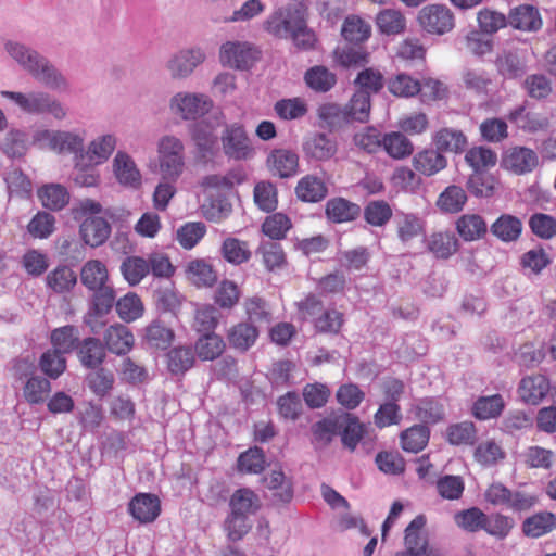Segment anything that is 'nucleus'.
<instances>
[{
	"label": "nucleus",
	"mask_w": 556,
	"mask_h": 556,
	"mask_svg": "<svg viewBox=\"0 0 556 556\" xmlns=\"http://www.w3.org/2000/svg\"><path fill=\"white\" fill-rule=\"evenodd\" d=\"M7 50L13 59L46 86L61 88L65 85L62 75L36 51H30L24 46L13 45L11 42L7 45Z\"/></svg>",
	"instance_id": "1"
},
{
	"label": "nucleus",
	"mask_w": 556,
	"mask_h": 556,
	"mask_svg": "<svg viewBox=\"0 0 556 556\" xmlns=\"http://www.w3.org/2000/svg\"><path fill=\"white\" fill-rule=\"evenodd\" d=\"M417 23L427 34L442 36L454 29L455 15L447 5L432 3L420 9Z\"/></svg>",
	"instance_id": "2"
},
{
	"label": "nucleus",
	"mask_w": 556,
	"mask_h": 556,
	"mask_svg": "<svg viewBox=\"0 0 556 556\" xmlns=\"http://www.w3.org/2000/svg\"><path fill=\"white\" fill-rule=\"evenodd\" d=\"M157 151L163 177L176 181L185 167L182 142L174 136H165L160 140Z\"/></svg>",
	"instance_id": "3"
},
{
	"label": "nucleus",
	"mask_w": 556,
	"mask_h": 556,
	"mask_svg": "<svg viewBox=\"0 0 556 556\" xmlns=\"http://www.w3.org/2000/svg\"><path fill=\"white\" fill-rule=\"evenodd\" d=\"M426 517L416 516L405 529V549L396 556H438V553L429 546L428 535L425 531Z\"/></svg>",
	"instance_id": "4"
},
{
	"label": "nucleus",
	"mask_w": 556,
	"mask_h": 556,
	"mask_svg": "<svg viewBox=\"0 0 556 556\" xmlns=\"http://www.w3.org/2000/svg\"><path fill=\"white\" fill-rule=\"evenodd\" d=\"M222 144L224 153L238 161L250 159L254 152L243 126L237 123L226 126Z\"/></svg>",
	"instance_id": "5"
},
{
	"label": "nucleus",
	"mask_w": 556,
	"mask_h": 556,
	"mask_svg": "<svg viewBox=\"0 0 556 556\" xmlns=\"http://www.w3.org/2000/svg\"><path fill=\"white\" fill-rule=\"evenodd\" d=\"M212 100L202 93H177L170 101L172 111L184 119H197L208 113Z\"/></svg>",
	"instance_id": "6"
},
{
	"label": "nucleus",
	"mask_w": 556,
	"mask_h": 556,
	"mask_svg": "<svg viewBox=\"0 0 556 556\" xmlns=\"http://www.w3.org/2000/svg\"><path fill=\"white\" fill-rule=\"evenodd\" d=\"M260 52L249 42L228 41L220 48L219 59L224 65L248 70L258 59Z\"/></svg>",
	"instance_id": "7"
},
{
	"label": "nucleus",
	"mask_w": 556,
	"mask_h": 556,
	"mask_svg": "<svg viewBox=\"0 0 556 556\" xmlns=\"http://www.w3.org/2000/svg\"><path fill=\"white\" fill-rule=\"evenodd\" d=\"M540 164L538 153L528 147L514 146L508 148L502 157V166L515 175L532 173Z\"/></svg>",
	"instance_id": "8"
},
{
	"label": "nucleus",
	"mask_w": 556,
	"mask_h": 556,
	"mask_svg": "<svg viewBox=\"0 0 556 556\" xmlns=\"http://www.w3.org/2000/svg\"><path fill=\"white\" fill-rule=\"evenodd\" d=\"M34 141L41 148H49L60 153H78L84 148L83 139L67 131L38 130L34 136Z\"/></svg>",
	"instance_id": "9"
},
{
	"label": "nucleus",
	"mask_w": 556,
	"mask_h": 556,
	"mask_svg": "<svg viewBox=\"0 0 556 556\" xmlns=\"http://www.w3.org/2000/svg\"><path fill=\"white\" fill-rule=\"evenodd\" d=\"M506 118L519 130L527 134L546 131L549 127L548 117L540 112L528 110L527 104H520L508 112Z\"/></svg>",
	"instance_id": "10"
},
{
	"label": "nucleus",
	"mask_w": 556,
	"mask_h": 556,
	"mask_svg": "<svg viewBox=\"0 0 556 556\" xmlns=\"http://www.w3.org/2000/svg\"><path fill=\"white\" fill-rule=\"evenodd\" d=\"M302 150L307 160L327 162L336 156L338 142L327 134L314 132L304 139Z\"/></svg>",
	"instance_id": "11"
},
{
	"label": "nucleus",
	"mask_w": 556,
	"mask_h": 556,
	"mask_svg": "<svg viewBox=\"0 0 556 556\" xmlns=\"http://www.w3.org/2000/svg\"><path fill=\"white\" fill-rule=\"evenodd\" d=\"M268 170L279 178H290L299 170V155L290 149H274L267 156Z\"/></svg>",
	"instance_id": "12"
},
{
	"label": "nucleus",
	"mask_w": 556,
	"mask_h": 556,
	"mask_svg": "<svg viewBox=\"0 0 556 556\" xmlns=\"http://www.w3.org/2000/svg\"><path fill=\"white\" fill-rule=\"evenodd\" d=\"M105 349L112 354L127 355L135 345V337L131 330L122 324L108 327L103 333Z\"/></svg>",
	"instance_id": "13"
},
{
	"label": "nucleus",
	"mask_w": 556,
	"mask_h": 556,
	"mask_svg": "<svg viewBox=\"0 0 556 556\" xmlns=\"http://www.w3.org/2000/svg\"><path fill=\"white\" fill-rule=\"evenodd\" d=\"M128 511L141 523L153 522L161 514L160 498L151 493H138L130 500Z\"/></svg>",
	"instance_id": "14"
},
{
	"label": "nucleus",
	"mask_w": 556,
	"mask_h": 556,
	"mask_svg": "<svg viewBox=\"0 0 556 556\" xmlns=\"http://www.w3.org/2000/svg\"><path fill=\"white\" fill-rule=\"evenodd\" d=\"M296 198L305 203H318L329 193L326 181L314 174L303 176L294 188Z\"/></svg>",
	"instance_id": "15"
},
{
	"label": "nucleus",
	"mask_w": 556,
	"mask_h": 556,
	"mask_svg": "<svg viewBox=\"0 0 556 556\" xmlns=\"http://www.w3.org/2000/svg\"><path fill=\"white\" fill-rule=\"evenodd\" d=\"M549 380L541 374L523 377L518 387L520 399L531 405L540 404L549 392Z\"/></svg>",
	"instance_id": "16"
},
{
	"label": "nucleus",
	"mask_w": 556,
	"mask_h": 556,
	"mask_svg": "<svg viewBox=\"0 0 556 556\" xmlns=\"http://www.w3.org/2000/svg\"><path fill=\"white\" fill-rule=\"evenodd\" d=\"M260 331L249 321H240L232 325L226 333L230 346L241 353L249 351L257 341Z\"/></svg>",
	"instance_id": "17"
},
{
	"label": "nucleus",
	"mask_w": 556,
	"mask_h": 556,
	"mask_svg": "<svg viewBox=\"0 0 556 556\" xmlns=\"http://www.w3.org/2000/svg\"><path fill=\"white\" fill-rule=\"evenodd\" d=\"M226 346V341L220 334L202 333L194 341L193 351L200 361L213 362L225 353Z\"/></svg>",
	"instance_id": "18"
},
{
	"label": "nucleus",
	"mask_w": 556,
	"mask_h": 556,
	"mask_svg": "<svg viewBox=\"0 0 556 556\" xmlns=\"http://www.w3.org/2000/svg\"><path fill=\"white\" fill-rule=\"evenodd\" d=\"M113 172L117 181L137 189L141 185V174L134 160L125 152L118 151L113 161Z\"/></svg>",
	"instance_id": "19"
},
{
	"label": "nucleus",
	"mask_w": 556,
	"mask_h": 556,
	"mask_svg": "<svg viewBox=\"0 0 556 556\" xmlns=\"http://www.w3.org/2000/svg\"><path fill=\"white\" fill-rule=\"evenodd\" d=\"M455 229L464 241L472 242L485 237L488 224L480 214L467 213L456 219Z\"/></svg>",
	"instance_id": "20"
},
{
	"label": "nucleus",
	"mask_w": 556,
	"mask_h": 556,
	"mask_svg": "<svg viewBox=\"0 0 556 556\" xmlns=\"http://www.w3.org/2000/svg\"><path fill=\"white\" fill-rule=\"evenodd\" d=\"M414 418L420 421V425H435L445 417L443 404L434 397L426 396L414 403L409 409Z\"/></svg>",
	"instance_id": "21"
},
{
	"label": "nucleus",
	"mask_w": 556,
	"mask_h": 556,
	"mask_svg": "<svg viewBox=\"0 0 556 556\" xmlns=\"http://www.w3.org/2000/svg\"><path fill=\"white\" fill-rule=\"evenodd\" d=\"M556 529V515L552 511L543 510L527 517L521 525V531L525 536L539 539Z\"/></svg>",
	"instance_id": "22"
},
{
	"label": "nucleus",
	"mask_w": 556,
	"mask_h": 556,
	"mask_svg": "<svg viewBox=\"0 0 556 556\" xmlns=\"http://www.w3.org/2000/svg\"><path fill=\"white\" fill-rule=\"evenodd\" d=\"M302 18L298 10H279L266 22V29L278 38H289Z\"/></svg>",
	"instance_id": "23"
},
{
	"label": "nucleus",
	"mask_w": 556,
	"mask_h": 556,
	"mask_svg": "<svg viewBox=\"0 0 556 556\" xmlns=\"http://www.w3.org/2000/svg\"><path fill=\"white\" fill-rule=\"evenodd\" d=\"M523 229L519 217L511 214L500 215L491 225V233L505 243L516 242L521 237Z\"/></svg>",
	"instance_id": "24"
},
{
	"label": "nucleus",
	"mask_w": 556,
	"mask_h": 556,
	"mask_svg": "<svg viewBox=\"0 0 556 556\" xmlns=\"http://www.w3.org/2000/svg\"><path fill=\"white\" fill-rule=\"evenodd\" d=\"M168 371L174 376H185L194 367L197 356L191 346L177 345L168 350L165 355Z\"/></svg>",
	"instance_id": "25"
},
{
	"label": "nucleus",
	"mask_w": 556,
	"mask_h": 556,
	"mask_svg": "<svg viewBox=\"0 0 556 556\" xmlns=\"http://www.w3.org/2000/svg\"><path fill=\"white\" fill-rule=\"evenodd\" d=\"M111 233V226L103 217H86L80 225V235L86 244L96 248L103 244Z\"/></svg>",
	"instance_id": "26"
},
{
	"label": "nucleus",
	"mask_w": 556,
	"mask_h": 556,
	"mask_svg": "<svg viewBox=\"0 0 556 556\" xmlns=\"http://www.w3.org/2000/svg\"><path fill=\"white\" fill-rule=\"evenodd\" d=\"M413 166L425 176H433L447 166V160L437 148L424 149L414 155Z\"/></svg>",
	"instance_id": "27"
},
{
	"label": "nucleus",
	"mask_w": 556,
	"mask_h": 556,
	"mask_svg": "<svg viewBox=\"0 0 556 556\" xmlns=\"http://www.w3.org/2000/svg\"><path fill=\"white\" fill-rule=\"evenodd\" d=\"M186 278L198 288H211L217 281L214 267L204 258L190 261L185 268Z\"/></svg>",
	"instance_id": "28"
},
{
	"label": "nucleus",
	"mask_w": 556,
	"mask_h": 556,
	"mask_svg": "<svg viewBox=\"0 0 556 556\" xmlns=\"http://www.w3.org/2000/svg\"><path fill=\"white\" fill-rule=\"evenodd\" d=\"M326 216L329 220L342 224L355 220L361 215V206L344 198H332L326 203Z\"/></svg>",
	"instance_id": "29"
},
{
	"label": "nucleus",
	"mask_w": 556,
	"mask_h": 556,
	"mask_svg": "<svg viewBox=\"0 0 556 556\" xmlns=\"http://www.w3.org/2000/svg\"><path fill=\"white\" fill-rule=\"evenodd\" d=\"M508 24L515 29L536 31L542 27V20L534 7L520 5L510 11Z\"/></svg>",
	"instance_id": "30"
},
{
	"label": "nucleus",
	"mask_w": 556,
	"mask_h": 556,
	"mask_svg": "<svg viewBox=\"0 0 556 556\" xmlns=\"http://www.w3.org/2000/svg\"><path fill=\"white\" fill-rule=\"evenodd\" d=\"M77 355L84 367L96 369L99 368L105 359V346L99 339L88 337L79 344Z\"/></svg>",
	"instance_id": "31"
},
{
	"label": "nucleus",
	"mask_w": 556,
	"mask_h": 556,
	"mask_svg": "<svg viewBox=\"0 0 556 556\" xmlns=\"http://www.w3.org/2000/svg\"><path fill=\"white\" fill-rule=\"evenodd\" d=\"M427 248L434 257L447 260L458 251L459 242L451 231H438L429 236Z\"/></svg>",
	"instance_id": "32"
},
{
	"label": "nucleus",
	"mask_w": 556,
	"mask_h": 556,
	"mask_svg": "<svg viewBox=\"0 0 556 556\" xmlns=\"http://www.w3.org/2000/svg\"><path fill=\"white\" fill-rule=\"evenodd\" d=\"M468 201L465 189L457 185L447 186L435 201L437 207L446 214H457L462 212Z\"/></svg>",
	"instance_id": "33"
},
{
	"label": "nucleus",
	"mask_w": 556,
	"mask_h": 556,
	"mask_svg": "<svg viewBox=\"0 0 556 556\" xmlns=\"http://www.w3.org/2000/svg\"><path fill=\"white\" fill-rule=\"evenodd\" d=\"M109 280L108 267L100 260H89L80 269V281L89 291L110 285Z\"/></svg>",
	"instance_id": "34"
},
{
	"label": "nucleus",
	"mask_w": 556,
	"mask_h": 556,
	"mask_svg": "<svg viewBox=\"0 0 556 556\" xmlns=\"http://www.w3.org/2000/svg\"><path fill=\"white\" fill-rule=\"evenodd\" d=\"M261 506L260 496L249 488L236 490L229 500L230 511L247 517L257 513Z\"/></svg>",
	"instance_id": "35"
},
{
	"label": "nucleus",
	"mask_w": 556,
	"mask_h": 556,
	"mask_svg": "<svg viewBox=\"0 0 556 556\" xmlns=\"http://www.w3.org/2000/svg\"><path fill=\"white\" fill-rule=\"evenodd\" d=\"M432 141L439 151L450 153H462L468 143L464 132L453 128L439 129L434 134Z\"/></svg>",
	"instance_id": "36"
},
{
	"label": "nucleus",
	"mask_w": 556,
	"mask_h": 556,
	"mask_svg": "<svg viewBox=\"0 0 556 556\" xmlns=\"http://www.w3.org/2000/svg\"><path fill=\"white\" fill-rule=\"evenodd\" d=\"M204 58L205 55L200 49L180 51L169 61L168 68L173 77H186L203 62Z\"/></svg>",
	"instance_id": "37"
},
{
	"label": "nucleus",
	"mask_w": 556,
	"mask_h": 556,
	"mask_svg": "<svg viewBox=\"0 0 556 556\" xmlns=\"http://www.w3.org/2000/svg\"><path fill=\"white\" fill-rule=\"evenodd\" d=\"M430 429L426 425H414L400 433V445L407 453L421 452L429 442Z\"/></svg>",
	"instance_id": "38"
},
{
	"label": "nucleus",
	"mask_w": 556,
	"mask_h": 556,
	"mask_svg": "<svg viewBox=\"0 0 556 556\" xmlns=\"http://www.w3.org/2000/svg\"><path fill=\"white\" fill-rule=\"evenodd\" d=\"M498 179L488 172L477 170L469 175L466 187L476 198H491L498 189Z\"/></svg>",
	"instance_id": "39"
},
{
	"label": "nucleus",
	"mask_w": 556,
	"mask_h": 556,
	"mask_svg": "<svg viewBox=\"0 0 556 556\" xmlns=\"http://www.w3.org/2000/svg\"><path fill=\"white\" fill-rule=\"evenodd\" d=\"M382 148L393 160H404L414 152L413 142L402 131L384 134L382 137Z\"/></svg>",
	"instance_id": "40"
},
{
	"label": "nucleus",
	"mask_w": 556,
	"mask_h": 556,
	"mask_svg": "<svg viewBox=\"0 0 556 556\" xmlns=\"http://www.w3.org/2000/svg\"><path fill=\"white\" fill-rule=\"evenodd\" d=\"M378 30L382 35L396 36L406 29V17L396 9H383L375 18Z\"/></svg>",
	"instance_id": "41"
},
{
	"label": "nucleus",
	"mask_w": 556,
	"mask_h": 556,
	"mask_svg": "<svg viewBox=\"0 0 556 556\" xmlns=\"http://www.w3.org/2000/svg\"><path fill=\"white\" fill-rule=\"evenodd\" d=\"M506 403L501 394H493L478 397L471 413L479 420H489L497 418L502 415Z\"/></svg>",
	"instance_id": "42"
},
{
	"label": "nucleus",
	"mask_w": 556,
	"mask_h": 556,
	"mask_svg": "<svg viewBox=\"0 0 556 556\" xmlns=\"http://www.w3.org/2000/svg\"><path fill=\"white\" fill-rule=\"evenodd\" d=\"M77 283L76 273L67 265H59L46 277V285L55 293L70 292Z\"/></svg>",
	"instance_id": "43"
},
{
	"label": "nucleus",
	"mask_w": 556,
	"mask_h": 556,
	"mask_svg": "<svg viewBox=\"0 0 556 556\" xmlns=\"http://www.w3.org/2000/svg\"><path fill=\"white\" fill-rule=\"evenodd\" d=\"M2 96L13 100L27 113H43L49 106V96L42 92L25 94L22 92L3 91Z\"/></svg>",
	"instance_id": "44"
},
{
	"label": "nucleus",
	"mask_w": 556,
	"mask_h": 556,
	"mask_svg": "<svg viewBox=\"0 0 556 556\" xmlns=\"http://www.w3.org/2000/svg\"><path fill=\"white\" fill-rule=\"evenodd\" d=\"M396 236L402 243H407L425 233V222L413 213L399 215L396 222Z\"/></svg>",
	"instance_id": "45"
},
{
	"label": "nucleus",
	"mask_w": 556,
	"mask_h": 556,
	"mask_svg": "<svg viewBox=\"0 0 556 556\" xmlns=\"http://www.w3.org/2000/svg\"><path fill=\"white\" fill-rule=\"evenodd\" d=\"M341 35L346 41L361 43L369 39L371 26L359 15L352 14L345 17Z\"/></svg>",
	"instance_id": "46"
},
{
	"label": "nucleus",
	"mask_w": 556,
	"mask_h": 556,
	"mask_svg": "<svg viewBox=\"0 0 556 556\" xmlns=\"http://www.w3.org/2000/svg\"><path fill=\"white\" fill-rule=\"evenodd\" d=\"M144 339L150 346L165 350L174 341L175 332L164 321L155 319L146 327Z\"/></svg>",
	"instance_id": "47"
},
{
	"label": "nucleus",
	"mask_w": 556,
	"mask_h": 556,
	"mask_svg": "<svg viewBox=\"0 0 556 556\" xmlns=\"http://www.w3.org/2000/svg\"><path fill=\"white\" fill-rule=\"evenodd\" d=\"M344 323V314L334 307L323 308L321 313L313 319L315 330L327 334H339Z\"/></svg>",
	"instance_id": "48"
},
{
	"label": "nucleus",
	"mask_w": 556,
	"mask_h": 556,
	"mask_svg": "<svg viewBox=\"0 0 556 556\" xmlns=\"http://www.w3.org/2000/svg\"><path fill=\"white\" fill-rule=\"evenodd\" d=\"M345 113L351 122L366 123L370 116L371 97L365 91H355L344 105Z\"/></svg>",
	"instance_id": "49"
},
{
	"label": "nucleus",
	"mask_w": 556,
	"mask_h": 556,
	"mask_svg": "<svg viewBox=\"0 0 556 556\" xmlns=\"http://www.w3.org/2000/svg\"><path fill=\"white\" fill-rule=\"evenodd\" d=\"M353 84L357 91H365L371 97L383 89L384 76L378 68L365 67L357 73Z\"/></svg>",
	"instance_id": "50"
},
{
	"label": "nucleus",
	"mask_w": 556,
	"mask_h": 556,
	"mask_svg": "<svg viewBox=\"0 0 556 556\" xmlns=\"http://www.w3.org/2000/svg\"><path fill=\"white\" fill-rule=\"evenodd\" d=\"M340 427L337 418H323L312 425V444L316 450L324 448L331 443Z\"/></svg>",
	"instance_id": "51"
},
{
	"label": "nucleus",
	"mask_w": 556,
	"mask_h": 556,
	"mask_svg": "<svg viewBox=\"0 0 556 556\" xmlns=\"http://www.w3.org/2000/svg\"><path fill=\"white\" fill-rule=\"evenodd\" d=\"M245 180V174L241 169H233L225 175H207L203 177L200 185L203 189L226 191L232 189L236 185H241Z\"/></svg>",
	"instance_id": "52"
},
{
	"label": "nucleus",
	"mask_w": 556,
	"mask_h": 556,
	"mask_svg": "<svg viewBox=\"0 0 556 556\" xmlns=\"http://www.w3.org/2000/svg\"><path fill=\"white\" fill-rule=\"evenodd\" d=\"M38 197L42 205L51 211L62 210L70 201V193L65 187L59 184H50L38 190Z\"/></svg>",
	"instance_id": "53"
},
{
	"label": "nucleus",
	"mask_w": 556,
	"mask_h": 556,
	"mask_svg": "<svg viewBox=\"0 0 556 556\" xmlns=\"http://www.w3.org/2000/svg\"><path fill=\"white\" fill-rule=\"evenodd\" d=\"M304 80L314 91L327 92L334 87L337 76L327 67L317 65L306 71Z\"/></svg>",
	"instance_id": "54"
},
{
	"label": "nucleus",
	"mask_w": 556,
	"mask_h": 556,
	"mask_svg": "<svg viewBox=\"0 0 556 556\" xmlns=\"http://www.w3.org/2000/svg\"><path fill=\"white\" fill-rule=\"evenodd\" d=\"M554 457L553 451L539 445L529 446L521 454L522 463L528 469L549 470L553 467Z\"/></svg>",
	"instance_id": "55"
},
{
	"label": "nucleus",
	"mask_w": 556,
	"mask_h": 556,
	"mask_svg": "<svg viewBox=\"0 0 556 556\" xmlns=\"http://www.w3.org/2000/svg\"><path fill=\"white\" fill-rule=\"evenodd\" d=\"M364 219L372 227L386 226L393 216L391 205L384 200L369 201L364 207Z\"/></svg>",
	"instance_id": "56"
},
{
	"label": "nucleus",
	"mask_w": 556,
	"mask_h": 556,
	"mask_svg": "<svg viewBox=\"0 0 556 556\" xmlns=\"http://www.w3.org/2000/svg\"><path fill=\"white\" fill-rule=\"evenodd\" d=\"M121 273L129 286H137L148 276L149 263L141 256H127L121 264Z\"/></svg>",
	"instance_id": "57"
},
{
	"label": "nucleus",
	"mask_w": 556,
	"mask_h": 556,
	"mask_svg": "<svg viewBox=\"0 0 556 556\" xmlns=\"http://www.w3.org/2000/svg\"><path fill=\"white\" fill-rule=\"evenodd\" d=\"M222 255L228 263L240 265L251 258V251L247 241L228 237L222 244Z\"/></svg>",
	"instance_id": "58"
},
{
	"label": "nucleus",
	"mask_w": 556,
	"mask_h": 556,
	"mask_svg": "<svg viewBox=\"0 0 556 556\" xmlns=\"http://www.w3.org/2000/svg\"><path fill=\"white\" fill-rule=\"evenodd\" d=\"M253 199L256 206L264 212H273L278 205V192L276 186L267 180L258 181L254 186Z\"/></svg>",
	"instance_id": "59"
},
{
	"label": "nucleus",
	"mask_w": 556,
	"mask_h": 556,
	"mask_svg": "<svg viewBox=\"0 0 556 556\" xmlns=\"http://www.w3.org/2000/svg\"><path fill=\"white\" fill-rule=\"evenodd\" d=\"M455 525L464 531L475 533L483 530L486 514H484L479 507H470L457 511L454 517Z\"/></svg>",
	"instance_id": "60"
},
{
	"label": "nucleus",
	"mask_w": 556,
	"mask_h": 556,
	"mask_svg": "<svg viewBox=\"0 0 556 556\" xmlns=\"http://www.w3.org/2000/svg\"><path fill=\"white\" fill-rule=\"evenodd\" d=\"M446 440L452 445H472L477 440V429L472 421H462L450 425L446 429Z\"/></svg>",
	"instance_id": "61"
},
{
	"label": "nucleus",
	"mask_w": 556,
	"mask_h": 556,
	"mask_svg": "<svg viewBox=\"0 0 556 556\" xmlns=\"http://www.w3.org/2000/svg\"><path fill=\"white\" fill-rule=\"evenodd\" d=\"M388 90L397 98H413L420 91V81L401 73L389 79Z\"/></svg>",
	"instance_id": "62"
},
{
	"label": "nucleus",
	"mask_w": 556,
	"mask_h": 556,
	"mask_svg": "<svg viewBox=\"0 0 556 556\" xmlns=\"http://www.w3.org/2000/svg\"><path fill=\"white\" fill-rule=\"evenodd\" d=\"M4 181L10 197L28 199L33 193V184L30 179L18 168L9 170L5 174Z\"/></svg>",
	"instance_id": "63"
},
{
	"label": "nucleus",
	"mask_w": 556,
	"mask_h": 556,
	"mask_svg": "<svg viewBox=\"0 0 556 556\" xmlns=\"http://www.w3.org/2000/svg\"><path fill=\"white\" fill-rule=\"evenodd\" d=\"M219 324V313L213 305H203L194 313L192 328L199 333H213Z\"/></svg>",
	"instance_id": "64"
}]
</instances>
